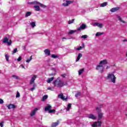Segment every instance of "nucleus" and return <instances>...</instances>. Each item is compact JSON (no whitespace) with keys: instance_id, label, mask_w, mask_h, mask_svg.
<instances>
[{"instance_id":"nucleus-1","label":"nucleus","mask_w":127,"mask_h":127,"mask_svg":"<svg viewBox=\"0 0 127 127\" xmlns=\"http://www.w3.org/2000/svg\"><path fill=\"white\" fill-rule=\"evenodd\" d=\"M107 64H108L107 60L101 61L99 63V64L97 65L96 70L100 71L101 73H103V72H104V65H106Z\"/></svg>"},{"instance_id":"nucleus-2","label":"nucleus","mask_w":127,"mask_h":127,"mask_svg":"<svg viewBox=\"0 0 127 127\" xmlns=\"http://www.w3.org/2000/svg\"><path fill=\"white\" fill-rule=\"evenodd\" d=\"M53 84L54 85V87H58L59 88H62V87H64V86H66V85H67V83L64 84L63 81L60 79V77L55 80Z\"/></svg>"},{"instance_id":"nucleus-3","label":"nucleus","mask_w":127,"mask_h":127,"mask_svg":"<svg viewBox=\"0 0 127 127\" xmlns=\"http://www.w3.org/2000/svg\"><path fill=\"white\" fill-rule=\"evenodd\" d=\"M106 79V80H111V81L115 84L116 83V79H117V78L115 76V74L113 73H109Z\"/></svg>"},{"instance_id":"nucleus-4","label":"nucleus","mask_w":127,"mask_h":127,"mask_svg":"<svg viewBox=\"0 0 127 127\" xmlns=\"http://www.w3.org/2000/svg\"><path fill=\"white\" fill-rule=\"evenodd\" d=\"M2 42L4 44H7V45H8L9 46L11 45V40H8V38H7V37H4V38L3 39V41Z\"/></svg>"},{"instance_id":"nucleus-5","label":"nucleus","mask_w":127,"mask_h":127,"mask_svg":"<svg viewBox=\"0 0 127 127\" xmlns=\"http://www.w3.org/2000/svg\"><path fill=\"white\" fill-rule=\"evenodd\" d=\"M29 4H38L41 7H44V8L46 7V5H45L42 3H41L39 2H38L37 1H34L33 2H29Z\"/></svg>"},{"instance_id":"nucleus-6","label":"nucleus","mask_w":127,"mask_h":127,"mask_svg":"<svg viewBox=\"0 0 127 127\" xmlns=\"http://www.w3.org/2000/svg\"><path fill=\"white\" fill-rule=\"evenodd\" d=\"M87 28V25L86 24L83 23L77 29V31H81V30H84Z\"/></svg>"},{"instance_id":"nucleus-7","label":"nucleus","mask_w":127,"mask_h":127,"mask_svg":"<svg viewBox=\"0 0 127 127\" xmlns=\"http://www.w3.org/2000/svg\"><path fill=\"white\" fill-rule=\"evenodd\" d=\"M63 1H66V3H63V6H68L69 4H71V3H73V1L71 0H63Z\"/></svg>"},{"instance_id":"nucleus-8","label":"nucleus","mask_w":127,"mask_h":127,"mask_svg":"<svg viewBox=\"0 0 127 127\" xmlns=\"http://www.w3.org/2000/svg\"><path fill=\"white\" fill-rule=\"evenodd\" d=\"M37 78V75H33L30 79V84L32 85V84H33V83H34L35 79H36Z\"/></svg>"},{"instance_id":"nucleus-9","label":"nucleus","mask_w":127,"mask_h":127,"mask_svg":"<svg viewBox=\"0 0 127 127\" xmlns=\"http://www.w3.org/2000/svg\"><path fill=\"white\" fill-rule=\"evenodd\" d=\"M58 98L60 99H62L63 101H67V99H68V97H65L64 95H63V93H61L58 95Z\"/></svg>"},{"instance_id":"nucleus-10","label":"nucleus","mask_w":127,"mask_h":127,"mask_svg":"<svg viewBox=\"0 0 127 127\" xmlns=\"http://www.w3.org/2000/svg\"><path fill=\"white\" fill-rule=\"evenodd\" d=\"M102 126V122L98 121L97 122H95L92 125V127H101Z\"/></svg>"},{"instance_id":"nucleus-11","label":"nucleus","mask_w":127,"mask_h":127,"mask_svg":"<svg viewBox=\"0 0 127 127\" xmlns=\"http://www.w3.org/2000/svg\"><path fill=\"white\" fill-rule=\"evenodd\" d=\"M93 26H98V27H99L100 28L103 27V24L98 22L93 23Z\"/></svg>"},{"instance_id":"nucleus-12","label":"nucleus","mask_w":127,"mask_h":127,"mask_svg":"<svg viewBox=\"0 0 127 127\" xmlns=\"http://www.w3.org/2000/svg\"><path fill=\"white\" fill-rule=\"evenodd\" d=\"M120 8H121L120 7H114L110 9V11L111 12H116V11H118V10H120Z\"/></svg>"},{"instance_id":"nucleus-13","label":"nucleus","mask_w":127,"mask_h":127,"mask_svg":"<svg viewBox=\"0 0 127 127\" xmlns=\"http://www.w3.org/2000/svg\"><path fill=\"white\" fill-rule=\"evenodd\" d=\"M7 107L9 110H10V109H15V105H14L13 104H10L7 105Z\"/></svg>"},{"instance_id":"nucleus-14","label":"nucleus","mask_w":127,"mask_h":127,"mask_svg":"<svg viewBox=\"0 0 127 127\" xmlns=\"http://www.w3.org/2000/svg\"><path fill=\"white\" fill-rule=\"evenodd\" d=\"M85 46V44H84V43H82V46H80L78 48H76V47H74V49L75 50H78V51H79V50H82V49L83 48V47H84Z\"/></svg>"},{"instance_id":"nucleus-15","label":"nucleus","mask_w":127,"mask_h":127,"mask_svg":"<svg viewBox=\"0 0 127 127\" xmlns=\"http://www.w3.org/2000/svg\"><path fill=\"white\" fill-rule=\"evenodd\" d=\"M38 111V108H35L34 110L32 111L31 113V117H33L34 115H35V113H36V111Z\"/></svg>"},{"instance_id":"nucleus-16","label":"nucleus","mask_w":127,"mask_h":127,"mask_svg":"<svg viewBox=\"0 0 127 127\" xmlns=\"http://www.w3.org/2000/svg\"><path fill=\"white\" fill-rule=\"evenodd\" d=\"M44 53L47 56H50V50L49 49H45L44 50Z\"/></svg>"},{"instance_id":"nucleus-17","label":"nucleus","mask_w":127,"mask_h":127,"mask_svg":"<svg viewBox=\"0 0 127 127\" xmlns=\"http://www.w3.org/2000/svg\"><path fill=\"white\" fill-rule=\"evenodd\" d=\"M88 118H89V119H91L92 120H96L97 118V117H96V116L93 114H89L88 116Z\"/></svg>"},{"instance_id":"nucleus-18","label":"nucleus","mask_w":127,"mask_h":127,"mask_svg":"<svg viewBox=\"0 0 127 127\" xmlns=\"http://www.w3.org/2000/svg\"><path fill=\"white\" fill-rule=\"evenodd\" d=\"M83 56V55H82V54L79 53L78 54V56H77V58L76 60V62H78V61H79V60H80V59H81V57H82Z\"/></svg>"},{"instance_id":"nucleus-19","label":"nucleus","mask_w":127,"mask_h":127,"mask_svg":"<svg viewBox=\"0 0 127 127\" xmlns=\"http://www.w3.org/2000/svg\"><path fill=\"white\" fill-rule=\"evenodd\" d=\"M50 109H51V106H50V105L48 104L46 107H45V111L46 112H47V111L49 112Z\"/></svg>"},{"instance_id":"nucleus-20","label":"nucleus","mask_w":127,"mask_h":127,"mask_svg":"<svg viewBox=\"0 0 127 127\" xmlns=\"http://www.w3.org/2000/svg\"><path fill=\"white\" fill-rule=\"evenodd\" d=\"M108 5V2H104L100 4V7H105V6H107Z\"/></svg>"},{"instance_id":"nucleus-21","label":"nucleus","mask_w":127,"mask_h":127,"mask_svg":"<svg viewBox=\"0 0 127 127\" xmlns=\"http://www.w3.org/2000/svg\"><path fill=\"white\" fill-rule=\"evenodd\" d=\"M71 107H72V104L71 103H69L67 105V107L66 109L67 112H69V111H70Z\"/></svg>"},{"instance_id":"nucleus-22","label":"nucleus","mask_w":127,"mask_h":127,"mask_svg":"<svg viewBox=\"0 0 127 127\" xmlns=\"http://www.w3.org/2000/svg\"><path fill=\"white\" fill-rule=\"evenodd\" d=\"M54 80V77H52L51 78H49L48 79V80H47V83H51V82H52V81Z\"/></svg>"},{"instance_id":"nucleus-23","label":"nucleus","mask_w":127,"mask_h":127,"mask_svg":"<svg viewBox=\"0 0 127 127\" xmlns=\"http://www.w3.org/2000/svg\"><path fill=\"white\" fill-rule=\"evenodd\" d=\"M77 31V30H70L68 32V34H73V33H75V32Z\"/></svg>"},{"instance_id":"nucleus-24","label":"nucleus","mask_w":127,"mask_h":127,"mask_svg":"<svg viewBox=\"0 0 127 127\" xmlns=\"http://www.w3.org/2000/svg\"><path fill=\"white\" fill-rule=\"evenodd\" d=\"M103 113L99 112L98 113V120H100L102 118H103Z\"/></svg>"},{"instance_id":"nucleus-25","label":"nucleus","mask_w":127,"mask_h":127,"mask_svg":"<svg viewBox=\"0 0 127 127\" xmlns=\"http://www.w3.org/2000/svg\"><path fill=\"white\" fill-rule=\"evenodd\" d=\"M34 7L35 8V10H36V11H39V10H40V7L38 5H35Z\"/></svg>"},{"instance_id":"nucleus-26","label":"nucleus","mask_w":127,"mask_h":127,"mask_svg":"<svg viewBox=\"0 0 127 127\" xmlns=\"http://www.w3.org/2000/svg\"><path fill=\"white\" fill-rule=\"evenodd\" d=\"M117 18H118V19H119L120 20V21H121V22H122L123 23H126V22H125V21L123 20V19L120 16L118 15Z\"/></svg>"},{"instance_id":"nucleus-27","label":"nucleus","mask_w":127,"mask_h":127,"mask_svg":"<svg viewBox=\"0 0 127 127\" xmlns=\"http://www.w3.org/2000/svg\"><path fill=\"white\" fill-rule=\"evenodd\" d=\"M31 12L30 11H27L26 12L25 16V17H28V16H30V15H31Z\"/></svg>"},{"instance_id":"nucleus-28","label":"nucleus","mask_w":127,"mask_h":127,"mask_svg":"<svg viewBox=\"0 0 127 127\" xmlns=\"http://www.w3.org/2000/svg\"><path fill=\"white\" fill-rule=\"evenodd\" d=\"M30 25L32 26V28H34V27H35L36 24H35V22H31L30 23Z\"/></svg>"},{"instance_id":"nucleus-29","label":"nucleus","mask_w":127,"mask_h":127,"mask_svg":"<svg viewBox=\"0 0 127 127\" xmlns=\"http://www.w3.org/2000/svg\"><path fill=\"white\" fill-rule=\"evenodd\" d=\"M58 125H59V123H58V122L53 123L52 124V127H57V126H58Z\"/></svg>"},{"instance_id":"nucleus-30","label":"nucleus","mask_w":127,"mask_h":127,"mask_svg":"<svg viewBox=\"0 0 127 127\" xmlns=\"http://www.w3.org/2000/svg\"><path fill=\"white\" fill-rule=\"evenodd\" d=\"M103 34H104V32H97L96 33V34H95V36L96 37H98V36H100L101 35H103Z\"/></svg>"},{"instance_id":"nucleus-31","label":"nucleus","mask_w":127,"mask_h":127,"mask_svg":"<svg viewBox=\"0 0 127 127\" xmlns=\"http://www.w3.org/2000/svg\"><path fill=\"white\" fill-rule=\"evenodd\" d=\"M52 58H54V59H56V58H58L59 56L58 55H56L55 54H52L51 55Z\"/></svg>"},{"instance_id":"nucleus-32","label":"nucleus","mask_w":127,"mask_h":127,"mask_svg":"<svg viewBox=\"0 0 127 127\" xmlns=\"http://www.w3.org/2000/svg\"><path fill=\"white\" fill-rule=\"evenodd\" d=\"M74 21H75V19H72V20L68 21V24H71V23H74Z\"/></svg>"},{"instance_id":"nucleus-33","label":"nucleus","mask_w":127,"mask_h":127,"mask_svg":"<svg viewBox=\"0 0 127 127\" xmlns=\"http://www.w3.org/2000/svg\"><path fill=\"white\" fill-rule=\"evenodd\" d=\"M12 78H14V79H16V80H19V77H18L17 75H13L12 76Z\"/></svg>"},{"instance_id":"nucleus-34","label":"nucleus","mask_w":127,"mask_h":127,"mask_svg":"<svg viewBox=\"0 0 127 127\" xmlns=\"http://www.w3.org/2000/svg\"><path fill=\"white\" fill-rule=\"evenodd\" d=\"M47 98H48V95H44L42 99V101H45Z\"/></svg>"},{"instance_id":"nucleus-35","label":"nucleus","mask_w":127,"mask_h":127,"mask_svg":"<svg viewBox=\"0 0 127 127\" xmlns=\"http://www.w3.org/2000/svg\"><path fill=\"white\" fill-rule=\"evenodd\" d=\"M31 60H32V56H31L29 59L26 61V62H27V63H29Z\"/></svg>"},{"instance_id":"nucleus-36","label":"nucleus","mask_w":127,"mask_h":127,"mask_svg":"<svg viewBox=\"0 0 127 127\" xmlns=\"http://www.w3.org/2000/svg\"><path fill=\"white\" fill-rule=\"evenodd\" d=\"M81 38H82L83 39H86V38H88V35H84L81 36Z\"/></svg>"},{"instance_id":"nucleus-37","label":"nucleus","mask_w":127,"mask_h":127,"mask_svg":"<svg viewBox=\"0 0 127 127\" xmlns=\"http://www.w3.org/2000/svg\"><path fill=\"white\" fill-rule=\"evenodd\" d=\"M83 72H84V68H82L78 71V74L81 75Z\"/></svg>"},{"instance_id":"nucleus-38","label":"nucleus","mask_w":127,"mask_h":127,"mask_svg":"<svg viewBox=\"0 0 127 127\" xmlns=\"http://www.w3.org/2000/svg\"><path fill=\"white\" fill-rule=\"evenodd\" d=\"M81 96V92H78L75 94L76 98H78V97H80Z\"/></svg>"},{"instance_id":"nucleus-39","label":"nucleus","mask_w":127,"mask_h":127,"mask_svg":"<svg viewBox=\"0 0 127 127\" xmlns=\"http://www.w3.org/2000/svg\"><path fill=\"white\" fill-rule=\"evenodd\" d=\"M5 59H6V61L7 62H8L9 57H8V56L7 55H5Z\"/></svg>"},{"instance_id":"nucleus-40","label":"nucleus","mask_w":127,"mask_h":127,"mask_svg":"<svg viewBox=\"0 0 127 127\" xmlns=\"http://www.w3.org/2000/svg\"><path fill=\"white\" fill-rule=\"evenodd\" d=\"M20 97V94L19 93V92L17 91L16 95V98H19Z\"/></svg>"},{"instance_id":"nucleus-41","label":"nucleus","mask_w":127,"mask_h":127,"mask_svg":"<svg viewBox=\"0 0 127 127\" xmlns=\"http://www.w3.org/2000/svg\"><path fill=\"white\" fill-rule=\"evenodd\" d=\"M17 52V48L14 49L12 51V54H14V53H16Z\"/></svg>"},{"instance_id":"nucleus-42","label":"nucleus","mask_w":127,"mask_h":127,"mask_svg":"<svg viewBox=\"0 0 127 127\" xmlns=\"http://www.w3.org/2000/svg\"><path fill=\"white\" fill-rule=\"evenodd\" d=\"M55 112V110H49V113H50V114H51V113H54Z\"/></svg>"},{"instance_id":"nucleus-43","label":"nucleus","mask_w":127,"mask_h":127,"mask_svg":"<svg viewBox=\"0 0 127 127\" xmlns=\"http://www.w3.org/2000/svg\"><path fill=\"white\" fill-rule=\"evenodd\" d=\"M21 59H22V58L21 57H19L17 60L18 62H19L20 61H21Z\"/></svg>"},{"instance_id":"nucleus-44","label":"nucleus","mask_w":127,"mask_h":127,"mask_svg":"<svg viewBox=\"0 0 127 127\" xmlns=\"http://www.w3.org/2000/svg\"><path fill=\"white\" fill-rule=\"evenodd\" d=\"M67 125H71L72 124V122H71V120H68L67 121Z\"/></svg>"},{"instance_id":"nucleus-45","label":"nucleus","mask_w":127,"mask_h":127,"mask_svg":"<svg viewBox=\"0 0 127 127\" xmlns=\"http://www.w3.org/2000/svg\"><path fill=\"white\" fill-rule=\"evenodd\" d=\"M3 121H2L0 123V127H3Z\"/></svg>"},{"instance_id":"nucleus-46","label":"nucleus","mask_w":127,"mask_h":127,"mask_svg":"<svg viewBox=\"0 0 127 127\" xmlns=\"http://www.w3.org/2000/svg\"><path fill=\"white\" fill-rule=\"evenodd\" d=\"M48 90H50L51 91H53V88L52 87H49L48 88Z\"/></svg>"},{"instance_id":"nucleus-47","label":"nucleus","mask_w":127,"mask_h":127,"mask_svg":"<svg viewBox=\"0 0 127 127\" xmlns=\"http://www.w3.org/2000/svg\"><path fill=\"white\" fill-rule=\"evenodd\" d=\"M35 90V87H33V88H31L30 89V90L32 91V92H33V91Z\"/></svg>"},{"instance_id":"nucleus-48","label":"nucleus","mask_w":127,"mask_h":127,"mask_svg":"<svg viewBox=\"0 0 127 127\" xmlns=\"http://www.w3.org/2000/svg\"><path fill=\"white\" fill-rule=\"evenodd\" d=\"M0 104H3V100L1 99H0Z\"/></svg>"},{"instance_id":"nucleus-49","label":"nucleus","mask_w":127,"mask_h":127,"mask_svg":"<svg viewBox=\"0 0 127 127\" xmlns=\"http://www.w3.org/2000/svg\"><path fill=\"white\" fill-rule=\"evenodd\" d=\"M20 67H22V68H23V69H25V66H24V65H23V64H21Z\"/></svg>"},{"instance_id":"nucleus-50","label":"nucleus","mask_w":127,"mask_h":127,"mask_svg":"<svg viewBox=\"0 0 127 127\" xmlns=\"http://www.w3.org/2000/svg\"><path fill=\"white\" fill-rule=\"evenodd\" d=\"M62 77H63V78H65V77H66V74H62Z\"/></svg>"},{"instance_id":"nucleus-51","label":"nucleus","mask_w":127,"mask_h":127,"mask_svg":"<svg viewBox=\"0 0 127 127\" xmlns=\"http://www.w3.org/2000/svg\"><path fill=\"white\" fill-rule=\"evenodd\" d=\"M64 39H65V40H67V39L65 37L62 38L63 41H64Z\"/></svg>"},{"instance_id":"nucleus-52","label":"nucleus","mask_w":127,"mask_h":127,"mask_svg":"<svg viewBox=\"0 0 127 127\" xmlns=\"http://www.w3.org/2000/svg\"><path fill=\"white\" fill-rule=\"evenodd\" d=\"M100 109V108L99 107H97V108L96 109L97 111L98 112H99V110Z\"/></svg>"},{"instance_id":"nucleus-53","label":"nucleus","mask_w":127,"mask_h":127,"mask_svg":"<svg viewBox=\"0 0 127 127\" xmlns=\"http://www.w3.org/2000/svg\"><path fill=\"white\" fill-rule=\"evenodd\" d=\"M36 86V84H34V85H33V88H35Z\"/></svg>"},{"instance_id":"nucleus-54","label":"nucleus","mask_w":127,"mask_h":127,"mask_svg":"<svg viewBox=\"0 0 127 127\" xmlns=\"http://www.w3.org/2000/svg\"><path fill=\"white\" fill-rule=\"evenodd\" d=\"M50 76H54V74H50Z\"/></svg>"},{"instance_id":"nucleus-55","label":"nucleus","mask_w":127,"mask_h":127,"mask_svg":"<svg viewBox=\"0 0 127 127\" xmlns=\"http://www.w3.org/2000/svg\"><path fill=\"white\" fill-rule=\"evenodd\" d=\"M69 39H74V38H73L72 37H71L70 38H69Z\"/></svg>"},{"instance_id":"nucleus-56","label":"nucleus","mask_w":127,"mask_h":127,"mask_svg":"<svg viewBox=\"0 0 127 127\" xmlns=\"http://www.w3.org/2000/svg\"><path fill=\"white\" fill-rule=\"evenodd\" d=\"M123 41H124V42H126V41H127V39H124V40H123Z\"/></svg>"},{"instance_id":"nucleus-57","label":"nucleus","mask_w":127,"mask_h":127,"mask_svg":"<svg viewBox=\"0 0 127 127\" xmlns=\"http://www.w3.org/2000/svg\"><path fill=\"white\" fill-rule=\"evenodd\" d=\"M110 68V66H107L106 69H109Z\"/></svg>"},{"instance_id":"nucleus-58","label":"nucleus","mask_w":127,"mask_h":127,"mask_svg":"<svg viewBox=\"0 0 127 127\" xmlns=\"http://www.w3.org/2000/svg\"><path fill=\"white\" fill-rule=\"evenodd\" d=\"M33 34H37V33H33Z\"/></svg>"},{"instance_id":"nucleus-59","label":"nucleus","mask_w":127,"mask_h":127,"mask_svg":"<svg viewBox=\"0 0 127 127\" xmlns=\"http://www.w3.org/2000/svg\"><path fill=\"white\" fill-rule=\"evenodd\" d=\"M126 56H127V53H126Z\"/></svg>"}]
</instances>
